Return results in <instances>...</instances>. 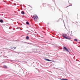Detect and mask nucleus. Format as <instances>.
I'll list each match as a JSON object with an SVG mask.
<instances>
[{"mask_svg": "<svg viewBox=\"0 0 80 80\" xmlns=\"http://www.w3.org/2000/svg\"><path fill=\"white\" fill-rule=\"evenodd\" d=\"M32 18L35 22H37L38 20V17L36 15H33Z\"/></svg>", "mask_w": 80, "mask_h": 80, "instance_id": "1", "label": "nucleus"}, {"mask_svg": "<svg viewBox=\"0 0 80 80\" xmlns=\"http://www.w3.org/2000/svg\"><path fill=\"white\" fill-rule=\"evenodd\" d=\"M62 36L64 38H65L66 39H68V40H69V39H70V37H67V34L63 35H62Z\"/></svg>", "mask_w": 80, "mask_h": 80, "instance_id": "2", "label": "nucleus"}, {"mask_svg": "<svg viewBox=\"0 0 80 80\" xmlns=\"http://www.w3.org/2000/svg\"><path fill=\"white\" fill-rule=\"evenodd\" d=\"M63 48L65 50H66V52H68V49H67V48H66V47H64Z\"/></svg>", "mask_w": 80, "mask_h": 80, "instance_id": "3", "label": "nucleus"}, {"mask_svg": "<svg viewBox=\"0 0 80 80\" xmlns=\"http://www.w3.org/2000/svg\"><path fill=\"white\" fill-rule=\"evenodd\" d=\"M45 60H47V61H48L49 62H54V61H52L48 59H46Z\"/></svg>", "mask_w": 80, "mask_h": 80, "instance_id": "4", "label": "nucleus"}, {"mask_svg": "<svg viewBox=\"0 0 80 80\" xmlns=\"http://www.w3.org/2000/svg\"><path fill=\"white\" fill-rule=\"evenodd\" d=\"M22 14L23 15H24V14H25V12H24L23 11H22L21 12Z\"/></svg>", "mask_w": 80, "mask_h": 80, "instance_id": "5", "label": "nucleus"}, {"mask_svg": "<svg viewBox=\"0 0 80 80\" xmlns=\"http://www.w3.org/2000/svg\"><path fill=\"white\" fill-rule=\"evenodd\" d=\"M26 38L27 39V40H28V39H29V37L28 36H27L26 37Z\"/></svg>", "mask_w": 80, "mask_h": 80, "instance_id": "6", "label": "nucleus"}, {"mask_svg": "<svg viewBox=\"0 0 80 80\" xmlns=\"http://www.w3.org/2000/svg\"><path fill=\"white\" fill-rule=\"evenodd\" d=\"M0 22H1V23H3V21L1 19L0 20Z\"/></svg>", "mask_w": 80, "mask_h": 80, "instance_id": "7", "label": "nucleus"}, {"mask_svg": "<svg viewBox=\"0 0 80 80\" xmlns=\"http://www.w3.org/2000/svg\"><path fill=\"white\" fill-rule=\"evenodd\" d=\"M60 79L61 80H68V79Z\"/></svg>", "mask_w": 80, "mask_h": 80, "instance_id": "8", "label": "nucleus"}, {"mask_svg": "<svg viewBox=\"0 0 80 80\" xmlns=\"http://www.w3.org/2000/svg\"><path fill=\"white\" fill-rule=\"evenodd\" d=\"M26 23L27 25H29V22H27Z\"/></svg>", "mask_w": 80, "mask_h": 80, "instance_id": "9", "label": "nucleus"}, {"mask_svg": "<svg viewBox=\"0 0 80 80\" xmlns=\"http://www.w3.org/2000/svg\"><path fill=\"white\" fill-rule=\"evenodd\" d=\"M74 41H75V42H77V39H74Z\"/></svg>", "mask_w": 80, "mask_h": 80, "instance_id": "10", "label": "nucleus"}, {"mask_svg": "<svg viewBox=\"0 0 80 80\" xmlns=\"http://www.w3.org/2000/svg\"><path fill=\"white\" fill-rule=\"evenodd\" d=\"M14 48V49H16V47H14V48Z\"/></svg>", "mask_w": 80, "mask_h": 80, "instance_id": "11", "label": "nucleus"}, {"mask_svg": "<svg viewBox=\"0 0 80 80\" xmlns=\"http://www.w3.org/2000/svg\"><path fill=\"white\" fill-rule=\"evenodd\" d=\"M5 67L6 68H7V66H5Z\"/></svg>", "mask_w": 80, "mask_h": 80, "instance_id": "12", "label": "nucleus"}]
</instances>
